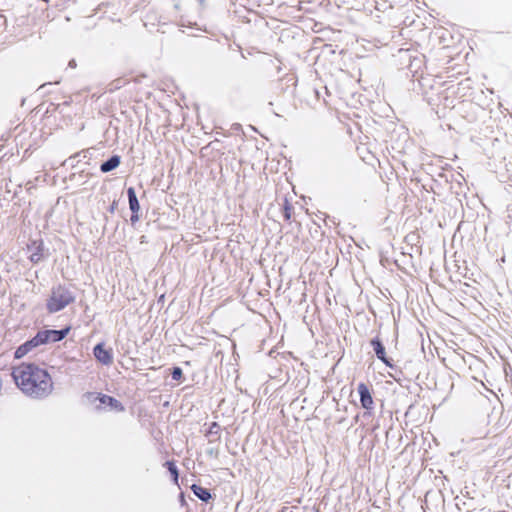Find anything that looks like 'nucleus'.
<instances>
[{
	"mask_svg": "<svg viewBox=\"0 0 512 512\" xmlns=\"http://www.w3.org/2000/svg\"><path fill=\"white\" fill-rule=\"evenodd\" d=\"M17 387L28 397L43 399L53 391V381L49 373L34 363H22L12 370Z\"/></svg>",
	"mask_w": 512,
	"mask_h": 512,
	"instance_id": "obj_1",
	"label": "nucleus"
},
{
	"mask_svg": "<svg viewBox=\"0 0 512 512\" xmlns=\"http://www.w3.org/2000/svg\"><path fill=\"white\" fill-rule=\"evenodd\" d=\"M74 300L75 296L68 288L58 285L52 289L51 296L47 301V309L50 313H56L74 302Z\"/></svg>",
	"mask_w": 512,
	"mask_h": 512,
	"instance_id": "obj_2",
	"label": "nucleus"
},
{
	"mask_svg": "<svg viewBox=\"0 0 512 512\" xmlns=\"http://www.w3.org/2000/svg\"><path fill=\"white\" fill-rule=\"evenodd\" d=\"M69 332V328H64L60 330L47 329L41 330L37 333L38 340L41 345L47 343H55L63 340Z\"/></svg>",
	"mask_w": 512,
	"mask_h": 512,
	"instance_id": "obj_3",
	"label": "nucleus"
},
{
	"mask_svg": "<svg viewBox=\"0 0 512 512\" xmlns=\"http://www.w3.org/2000/svg\"><path fill=\"white\" fill-rule=\"evenodd\" d=\"M129 208L131 211L130 221L132 224L139 221L140 204L134 187L127 189Z\"/></svg>",
	"mask_w": 512,
	"mask_h": 512,
	"instance_id": "obj_4",
	"label": "nucleus"
},
{
	"mask_svg": "<svg viewBox=\"0 0 512 512\" xmlns=\"http://www.w3.org/2000/svg\"><path fill=\"white\" fill-rule=\"evenodd\" d=\"M93 355L103 365H110L113 362V354L111 349H106L103 343H98L93 348Z\"/></svg>",
	"mask_w": 512,
	"mask_h": 512,
	"instance_id": "obj_5",
	"label": "nucleus"
},
{
	"mask_svg": "<svg viewBox=\"0 0 512 512\" xmlns=\"http://www.w3.org/2000/svg\"><path fill=\"white\" fill-rule=\"evenodd\" d=\"M104 219L106 222H113L114 224H120L123 219L124 222L127 220L123 218L121 211L118 208V201L113 200L112 203L106 208L104 213Z\"/></svg>",
	"mask_w": 512,
	"mask_h": 512,
	"instance_id": "obj_6",
	"label": "nucleus"
},
{
	"mask_svg": "<svg viewBox=\"0 0 512 512\" xmlns=\"http://www.w3.org/2000/svg\"><path fill=\"white\" fill-rule=\"evenodd\" d=\"M357 391L360 396L361 406L367 411L373 409L374 402L368 386L365 383H360L357 387Z\"/></svg>",
	"mask_w": 512,
	"mask_h": 512,
	"instance_id": "obj_7",
	"label": "nucleus"
},
{
	"mask_svg": "<svg viewBox=\"0 0 512 512\" xmlns=\"http://www.w3.org/2000/svg\"><path fill=\"white\" fill-rule=\"evenodd\" d=\"M40 345H41V343L38 340V337L36 334L32 339H30V340L26 341L25 343H23L22 345H20L16 349L14 356L17 359H20V358L24 357L26 354H28L32 349H34Z\"/></svg>",
	"mask_w": 512,
	"mask_h": 512,
	"instance_id": "obj_8",
	"label": "nucleus"
},
{
	"mask_svg": "<svg viewBox=\"0 0 512 512\" xmlns=\"http://www.w3.org/2000/svg\"><path fill=\"white\" fill-rule=\"evenodd\" d=\"M104 406H108L111 410L124 411V406L120 401L106 394L101 396V402L100 404H96V409L100 410Z\"/></svg>",
	"mask_w": 512,
	"mask_h": 512,
	"instance_id": "obj_9",
	"label": "nucleus"
},
{
	"mask_svg": "<svg viewBox=\"0 0 512 512\" xmlns=\"http://www.w3.org/2000/svg\"><path fill=\"white\" fill-rule=\"evenodd\" d=\"M121 164V156L113 154L107 160L103 161L100 165V171L102 173H109L119 167Z\"/></svg>",
	"mask_w": 512,
	"mask_h": 512,
	"instance_id": "obj_10",
	"label": "nucleus"
},
{
	"mask_svg": "<svg viewBox=\"0 0 512 512\" xmlns=\"http://www.w3.org/2000/svg\"><path fill=\"white\" fill-rule=\"evenodd\" d=\"M371 345L375 351V354L379 360H381L387 366H392L390 363V359L386 356L385 347L382 342L378 338H374L371 340Z\"/></svg>",
	"mask_w": 512,
	"mask_h": 512,
	"instance_id": "obj_11",
	"label": "nucleus"
},
{
	"mask_svg": "<svg viewBox=\"0 0 512 512\" xmlns=\"http://www.w3.org/2000/svg\"><path fill=\"white\" fill-rule=\"evenodd\" d=\"M191 490L194 493V495L203 502H208L212 498V495L207 488H204L197 484H193L191 486Z\"/></svg>",
	"mask_w": 512,
	"mask_h": 512,
	"instance_id": "obj_12",
	"label": "nucleus"
},
{
	"mask_svg": "<svg viewBox=\"0 0 512 512\" xmlns=\"http://www.w3.org/2000/svg\"><path fill=\"white\" fill-rule=\"evenodd\" d=\"M91 157H92L91 149H84L80 152H77V153L71 155L68 159H66L63 162V165H66L67 162H69L71 160H75L77 158H78L77 162H80L82 160H89V159H91Z\"/></svg>",
	"mask_w": 512,
	"mask_h": 512,
	"instance_id": "obj_13",
	"label": "nucleus"
},
{
	"mask_svg": "<svg viewBox=\"0 0 512 512\" xmlns=\"http://www.w3.org/2000/svg\"><path fill=\"white\" fill-rule=\"evenodd\" d=\"M103 394L97 392H87L83 395L86 403L93 405L96 408V404H100L101 396Z\"/></svg>",
	"mask_w": 512,
	"mask_h": 512,
	"instance_id": "obj_14",
	"label": "nucleus"
},
{
	"mask_svg": "<svg viewBox=\"0 0 512 512\" xmlns=\"http://www.w3.org/2000/svg\"><path fill=\"white\" fill-rule=\"evenodd\" d=\"M164 465L167 467L168 471L172 475L174 482L177 483L179 474H178V469H177L176 465L174 464V462L166 461Z\"/></svg>",
	"mask_w": 512,
	"mask_h": 512,
	"instance_id": "obj_15",
	"label": "nucleus"
},
{
	"mask_svg": "<svg viewBox=\"0 0 512 512\" xmlns=\"http://www.w3.org/2000/svg\"><path fill=\"white\" fill-rule=\"evenodd\" d=\"M292 209H293V207L291 206V204L287 201V199H285L284 205L282 208V213H283V217L285 220H290Z\"/></svg>",
	"mask_w": 512,
	"mask_h": 512,
	"instance_id": "obj_16",
	"label": "nucleus"
},
{
	"mask_svg": "<svg viewBox=\"0 0 512 512\" xmlns=\"http://www.w3.org/2000/svg\"><path fill=\"white\" fill-rule=\"evenodd\" d=\"M219 431H220V425L217 422H213L208 431V435L210 436H217V439L219 438Z\"/></svg>",
	"mask_w": 512,
	"mask_h": 512,
	"instance_id": "obj_17",
	"label": "nucleus"
},
{
	"mask_svg": "<svg viewBox=\"0 0 512 512\" xmlns=\"http://www.w3.org/2000/svg\"><path fill=\"white\" fill-rule=\"evenodd\" d=\"M183 376L182 369L180 367H174L171 372V377L173 380L179 381Z\"/></svg>",
	"mask_w": 512,
	"mask_h": 512,
	"instance_id": "obj_18",
	"label": "nucleus"
},
{
	"mask_svg": "<svg viewBox=\"0 0 512 512\" xmlns=\"http://www.w3.org/2000/svg\"><path fill=\"white\" fill-rule=\"evenodd\" d=\"M110 85H111V88H110L111 91L114 89H119L122 85V80L117 79V80L113 81Z\"/></svg>",
	"mask_w": 512,
	"mask_h": 512,
	"instance_id": "obj_19",
	"label": "nucleus"
},
{
	"mask_svg": "<svg viewBox=\"0 0 512 512\" xmlns=\"http://www.w3.org/2000/svg\"><path fill=\"white\" fill-rule=\"evenodd\" d=\"M440 180L439 179H433V184L431 186V190L433 191V193L436 194V189L440 187Z\"/></svg>",
	"mask_w": 512,
	"mask_h": 512,
	"instance_id": "obj_20",
	"label": "nucleus"
},
{
	"mask_svg": "<svg viewBox=\"0 0 512 512\" xmlns=\"http://www.w3.org/2000/svg\"><path fill=\"white\" fill-rule=\"evenodd\" d=\"M313 93L317 99H320L321 97V91L319 89L314 88Z\"/></svg>",
	"mask_w": 512,
	"mask_h": 512,
	"instance_id": "obj_21",
	"label": "nucleus"
},
{
	"mask_svg": "<svg viewBox=\"0 0 512 512\" xmlns=\"http://www.w3.org/2000/svg\"><path fill=\"white\" fill-rule=\"evenodd\" d=\"M77 160H78V158L75 160H71V161L67 162L66 164H69L72 168H74L76 166L75 161L77 162Z\"/></svg>",
	"mask_w": 512,
	"mask_h": 512,
	"instance_id": "obj_22",
	"label": "nucleus"
},
{
	"mask_svg": "<svg viewBox=\"0 0 512 512\" xmlns=\"http://www.w3.org/2000/svg\"><path fill=\"white\" fill-rule=\"evenodd\" d=\"M207 453H208L209 455H217V451H216V450H214L213 448L209 449V450L207 451Z\"/></svg>",
	"mask_w": 512,
	"mask_h": 512,
	"instance_id": "obj_23",
	"label": "nucleus"
},
{
	"mask_svg": "<svg viewBox=\"0 0 512 512\" xmlns=\"http://www.w3.org/2000/svg\"><path fill=\"white\" fill-rule=\"evenodd\" d=\"M38 260H39V258H38V257H36V254H33V255L31 256V261H33V262H34V261H38Z\"/></svg>",
	"mask_w": 512,
	"mask_h": 512,
	"instance_id": "obj_24",
	"label": "nucleus"
},
{
	"mask_svg": "<svg viewBox=\"0 0 512 512\" xmlns=\"http://www.w3.org/2000/svg\"><path fill=\"white\" fill-rule=\"evenodd\" d=\"M76 65L75 60H71L69 62V66L74 67Z\"/></svg>",
	"mask_w": 512,
	"mask_h": 512,
	"instance_id": "obj_25",
	"label": "nucleus"
},
{
	"mask_svg": "<svg viewBox=\"0 0 512 512\" xmlns=\"http://www.w3.org/2000/svg\"><path fill=\"white\" fill-rule=\"evenodd\" d=\"M406 238H407L408 241H413L414 235L407 236Z\"/></svg>",
	"mask_w": 512,
	"mask_h": 512,
	"instance_id": "obj_26",
	"label": "nucleus"
},
{
	"mask_svg": "<svg viewBox=\"0 0 512 512\" xmlns=\"http://www.w3.org/2000/svg\"><path fill=\"white\" fill-rule=\"evenodd\" d=\"M406 238H407L408 241H413L414 235L407 236Z\"/></svg>",
	"mask_w": 512,
	"mask_h": 512,
	"instance_id": "obj_27",
	"label": "nucleus"
},
{
	"mask_svg": "<svg viewBox=\"0 0 512 512\" xmlns=\"http://www.w3.org/2000/svg\"><path fill=\"white\" fill-rule=\"evenodd\" d=\"M321 89H323L326 94L329 93L327 87H322Z\"/></svg>",
	"mask_w": 512,
	"mask_h": 512,
	"instance_id": "obj_28",
	"label": "nucleus"
},
{
	"mask_svg": "<svg viewBox=\"0 0 512 512\" xmlns=\"http://www.w3.org/2000/svg\"><path fill=\"white\" fill-rule=\"evenodd\" d=\"M240 128V124H235V129Z\"/></svg>",
	"mask_w": 512,
	"mask_h": 512,
	"instance_id": "obj_29",
	"label": "nucleus"
},
{
	"mask_svg": "<svg viewBox=\"0 0 512 512\" xmlns=\"http://www.w3.org/2000/svg\"><path fill=\"white\" fill-rule=\"evenodd\" d=\"M439 178H445L444 174H439Z\"/></svg>",
	"mask_w": 512,
	"mask_h": 512,
	"instance_id": "obj_30",
	"label": "nucleus"
},
{
	"mask_svg": "<svg viewBox=\"0 0 512 512\" xmlns=\"http://www.w3.org/2000/svg\"><path fill=\"white\" fill-rule=\"evenodd\" d=\"M46 85H47V84H43V85L40 87V89L45 88V86H46Z\"/></svg>",
	"mask_w": 512,
	"mask_h": 512,
	"instance_id": "obj_31",
	"label": "nucleus"
}]
</instances>
